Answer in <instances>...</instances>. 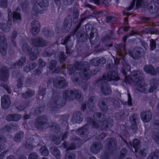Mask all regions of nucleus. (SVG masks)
<instances>
[{
	"label": "nucleus",
	"instance_id": "30",
	"mask_svg": "<svg viewBox=\"0 0 159 159\" xmlns=\"http://www.w3.org/2000/svg\"><path fill=\"white\" fill-rule=\"evenodd\" d=\"M35 94V92L31 89H28V91L22 93V97L25 99H27L32 97Z\"/></svg>",
	"mask_w": 159,
	"mask_h": 159
},
{
	"label": "nucleus",
	"instance_id": "23",
	"mask_svg": "<svg viewBox=\"0 0 159 159\" xmlns=\"http://www.w3.org/2000/svg\"><path fill=\"white\" fill-rule=\"evenodd\" d=\"M100 88L102 93L105 96L109 95L111 93V90L110 87L107 85L105 86L104 83L101 85Z\"/></svg>",
	"mask_w": 159,
	"mask_h": 159
},
{
	"label": "nucleus",
	"instance_id": "35",
	"mask_svg": "<svg viewBox=\"0 0 159 159\" xmlns=\"http://www.w3.org/2000/svg\"><path fill=\"white\" fill-rule=\"evenodd\" d=\"M159 158V151L156 150L152 152L148 156L147 159H157Z\"/></svg>",
	"mask_w": 159,
	"mask_h": 159
},
{
	"label": "nucleus",
	"instance_id": "29",
	"mask_svg": "<svg viewBox=\"0 0 159 159\" xmlns=\"http://www.w3.org/2000/svg\"><path fill=\"white\" fill-rule=\"evenodd\" d=\"M129 144L131 146H133V148L135 149V152L136 153L137 152L139 148H140L141 142L138 139H135L133 143L130 141Z\"/></svg>",
	"mask_w": 159,
	"mask_h": 159
},
{
	"label": "nucleus",
	"instance_id": "31",
	"mask_svg": "<svg viewBox=\"0 0 159 159\" xmlns=\"http://www.w3.org/2000/svg\"><path fill=\"white\" fill-rule=\"evenodd\" d=\"M72 22L71 18H66L64 19L63 22V26L65 29L69 30L71 27Z\"/></svg>",
	"mask_w": 159,
	"mask_h": 159
},
{
	"label": "nucleus",
	"instance_id": "5",
	"mask_svg": "<svg viewBox=\"0 0 159 159\" xmlns=\"http://www.w3.org/2000/svg\"><path fill=\"white\" fill-rule=\"evenodd\" d=\"M62 95L63 99H68L71 98L70 99H78L81 96V94L78 90H73L67 89L63 91Z\"/></svg>",
	"mask_w": 159,
	"mask_h": 159
},
{
	"label": "nucleus",
	"instance_id": "46",
	"mask_svg": "<svg viewBox=\"0 0 159 159\" xmlns=\"http://www.w3.org/2000/svg\"><path fill=\"white\" fill-rule=\"evenodd\" d=\"M29 5V2L27 0H25L21 3V7L23 11H27Z\"/></svg>",
	"mask_w": 159,
	"mask_h": 159
},
{
	"label": "nucleus",
	"instance_id": "64",
	"mask_svg": "<svg viewBox=\"0 0 159 159\" xmlns=\"http://www.w3.org/2000/svg\"><path fill=\"white\" fill-rule=\"evenodd\" d=\"M28 159H40L39 156L35 152L30 154Z\"/></svg>",
	"mask_w": 159,
	"mask_h": 159
},
{
	"label": "nucleus",
	"instance_id": "45",
	"mask_svg": "<svg viewBox=\"0 0 159 159\" xmlns=\"http://www.w3.org/2000/svg\"><path fill=\"white\" fill-rule=\"evenodd\" d=\"M152 138L157 143L159 144V133L157 132H153L152 135Z\"/></svg>",
	"mask_w": 159,
	"mask_h": 159
},
{
	"label": "nucleus",
	"instance_id": "63",
	"mask_svg": "<svg viewBox=\"0 0 159 159\" xmlns=\"http://www.w3.org/2000/svg\"><path fill=\"white\" fill-rule=\"evenodd\" d=\"M150 50L153 51L156 48V43L155 41L153 39H152L150 42Z\"/></svg>",
	"mask_w": 159,
	"mask_h": 159
},
{
	"label": "nucleus",
	"instance_id": "36",
	"mask_svg": "<svg viewBox=\"0 0 159 159\" xmlns=\"http://www.w3.org/2000/svg\"><path fill=\"white\" fill-rule=\"evenodd\" d=\"M24 133L23 132L19 131L15 135L14 138V140L15 141L20 142L21 139L24 137Z\"/></svg>",
	"mask_w": 159,
	"mask_h": 159
},
{
	"label": "nucleus",
	"instance_id": "54",
	"mask_svg": "<svg viewBox=\"0 0 159 159\" xmlns=\"http://www.w3.org/2000/svg\"><path fill=\"white\" fill-rule=\"evenodd\" d=\"M1 147L4 149L6 148L7 143L6 139L3 136H1Z\"/></svg>",
	"mask_w": 159,
	"mask_h": 159
},
{
	"label": "nucleus",
	"instance_id": "61",
	"mask_svg": "<svg viewBox=\"0 0 159 159\" xmlns=\"http://www.w3.org/2000/svg\"><path fill=\"white\" fill-rule=\"evenodd\" d=\"M70 36L67 35L62 41H63V42H61V44L65 46L67 45L68 43L70 41Z\"/></svg>",
	"mask_w": 159,
	"mask_h": 159
},
{
	"label": "nucleus",
	"instance_id": "9",
	"mask_svg": "<svg viewBox=\"0 0 159 159\" xmlns=\"http://www.w3.org/2000/svg\"><path fill=\"white\" fill-rule=\"evenodd\" d=\"M31 42L34 46L38 47H46L48 44L47 41L41 37L32 38L31 39Z\"/></svg>",
	"mask_w": 159,
	"mask_h": 159
},
{
	"label": "nucleus",
	"instance_id": "26",
	"mask_svg": "<svg viewBox=\"0 0 159 159\" xmlns=\"http://www.w3.org/2000/svg\"><path fill=\"white\" fill-rule=\"evenodd\" d=\"M49 151L51 153L55 156L57 159H59L61 158V153L58 148L55 146L51 147Z\"/></svg>",
	"mask_w": 159,
	"mask_h": 159
},
{
	"label": "nucleus",
	"instance_id": "57",
	"mask_svg": "<svg viewBox=\"0 0 159 159\" xmlns=\"http://www.w3.org/2000/svg\"><path fill=\"white\" fill-rule=\"evenodd\" d=\"M46 62L42 58H40L39 59L38 64L39 68H43L45 67L46 65Z\"/></svg>",
	"mask_w": 159,
	"mask_h": 159
},
{
	"label": "nucleus",
	"instance_id": "21",
	"mask_svg": "<svg viewBox=\"0 0 159 159\" xmlns=\"http://www.w3.org/2000/svg\"><path fill=\"white\" fill-rule=\"evenodd\" d=\"M100 128L102 130H105L109 127H111L113 125V120L109 118L107 120H103L100 123Z\"/></svg>",
	"mask_w": 159,
	"mask_h": 159
},
{
	"label": "nucleus",
	"instance_id": "34",
	"mask_svg": "<svg viewBox=\"0 0 159 159\" xmlns=\"http://www.w3.org/2000/svg\"><path fill=\"white\" fill-rule=\"evenodd\" d=\"M58 57L59 62L61 64H63L67 58L66 55L65 54L64 52L62 51L59 52Z\"/></svg>",
	"mask_w": 159,
	"mask_h": 159
},
{
	"label": "nucleus",
	"instance_id": "42",
	"mask_svg": "<svg viewBox=\"0 0 159 159\" xmlns=\"http://www.w3.org/2000/svg\"><path fill=\"white\" fill-rule=\"evenodd\" d=\"M144 30L146 33H150L152 34H157L158 32V30L154 28H147L144 29Z\"/></svg>",
	"mask_w": 159,
	"mask_h": 159
},
{
	"label": "nucleus",
	"instance_id": "55",
	"mask_svg": "<svg viewBox=\"0 0 159 159\" xmlns=\"http://www.w3.org/2000/svg\"><path fill=\"white\" fill-rule=\"evenodd\" d=\"M126 44L122 43L116 44L115 48L117 50H120L121 49L124 50L126 49Z\"/></svg>",
	"mask_w": 159,
	"mask_h": 159
},
{
	"label": "nucleus",
	"instance_id": "6",
	"mask_svg": "<svg viewBox=\"0 0 159 159\" xmlns=\"http://www.w3.org/2000/svg\"><path fill=\"white\" fill-rule=\"evenodd\" d=\"M77 31L74 29L71 31L70 33L68 35L74 37L76 34V38L77 40L80 43L84 42L86 41L89 38V35L84 32L79 31L77 33Z\"/></svg>",
	"mask_w": 159,
	"mask_h": 159
},
{
	"label": "nucleus",
	"instance_id": "50",
	"mask_svg": "<svg viewBox=\"0 0 159 159\" xmlns=\"http://www.w3.org/2000/svg\"><path fill=\"white\" fill-rule=\"evenodd\" d=\"M26 60V58L25 57H21L19 60L16 62L17 66H22L25 62Z\"/></svg>",
	"mask_w": 159,
	"mask_h": 159
},
{
	"label": "nucleus",
	"instance_id": "14",
	"mask_svg": "<svg viewBox=\"0 0 159 159\" xmlns=\"http://www.w3.org/2000/svg\"><path fill=\"white\" fill-rule=\"evenodd\" d=\"M102 148V145L100 142H94L90 147V152L94 154L98 153Z\"/></svg>",
	"mask_w": 159,
	"mask_h": 159
},
{
	"label": "nucleus",
	"instance_id": "52",
	"mask_svg": "<svg viewBox=\"0 0 159 159\" xmlns=\"http://www.w3.org/2000/svg\"><path fill=\"white\" fill-rule=\"evenodd\" d=\"M30 59L31 61H34L37 59L38 57L37 54L35 53L34 52L31 50V52H29Z\"/></svg>",
	"mask_w": 159,
	"mask_h": 159
},
{
	"label": "nucleus",
	"instance_id": "10",
	"mask_svg": "<svg viewBox=\"0 0 159 159\" xmlns=\"http://www.w3.org/2000/svg\"><path fill=\"white\" fill-rule=\"evenodd\" d=\"M89 127V124H86L83 127L79 128L76 131V134L82 138H86L89 134L88 129Z\"/></svg>",
	"mask_w": 159,
	"mask_h": 159
},
{
	"label": "nucleus",
	"instance_id": "3",
	"mask_svg": "<svg viewBox=\"0 0 159 159\" xmlns=\"http://www.w3.org/2000/svg\"><path fill=\"white\" fill-rule=\"evenodd\" d=\"M120 79L118 72L115 70H109L107 72L103 74L102 77L98 79V81L106 80L108 82L118 81Z\"/></svg>",
	"mask_w": 159,
	"mask_h": 159
},
{
	"label": "nucleus",
	"instance_id": "59",
	"mask_svg": "<svg viewBox=\"0 0 159 159\" xmlns=\"http://www.w3.org/2000/svg\"><path fill=\"white\" fill-rule=\"evenodd\" d=\"M148 151L144 148H141L139 149V154L142 157H144L146 156L147 154Z\"/></svg>",
	"mask_w": 159,
	"mask_h": 159
},
{
	"label": "nucleus",
	"instance_id": "43",
	"mask_svg": "<svg viewBox=\"0 0 159 159\" xmlns=\"http://www.w3.org/2000/svg\"><path fill=\"white\" fill-rule=\"evenodd\" d=\"M11 102L10 100H4L1 103L2 108L4 109L8 108L9 107Z\"/></svg>",
	"mask_w": 159,
	"mask_h": 159
},
{
	"label": "nucleus",
	"instance_id": "56",
	"mask_svg": "<svg viewBox=\"0 0 159 159\" xmlns=\"http://www.w3.org/2000/svg\"><path fill=\"white\" fill-rule=\"evenodd\" d=\"M93 100H88V106L90 111H93L94 110V104L93 102Z\"/></svg>",
	"mask_w": 159,
	"mask_h": 159
},
{
	"label": "nucleus",
	"instance_id": "17",
	"mask_svg": "<svg viewBox=\"0 0 159 159\" xmlns=\"http://www.w3.org/2000/svg\"><path fill=\"white\" fill-rule=\"evenodd\" d=\"M83 116L81 112L79 111H75L73 113L72 120L74 123H80L83 120Z\"/></svg>",
	"mask_w": 159,
	"mask_h": 159
},
{
	"label": "nucleus",
	"instance_id": "38",
	"mask_svg": "<svg viewBox=\"0 0 159 159\" xmlns=\"http://www.w3.org/2000/svg\"><path fill=\"white\" fill-rule=\"evenodd\" d=\"M11 24L9 25L8 24L1 23V30L5 32H8L10 28Z\"/></svg>",
	"mask_w": 159,
	"mask_h": 159
},
{
	"label": "nucleus",
	"instance_id": "24",
	"mask_svg": "<svg viewBox=\"0 0 159 159\" xmlns=\"http://www.w3.org/2000/svg\"><path fill=\"white\" fill-rule=\"evenodd\" d=\"M142 52L139 50H134L133 52L131 51L129 52V55L134 60L139 59L142 56Z\"/></svg>",
	"mask_w": 159,
	"mask_h": 159
},
{
	"label": "nucleus",
	"instance_id": "37",
	"mask_svg": "<svg viewBox=\"0 0 159 159\" xmlns=\"http://www.w3.org/2000/svg\"><path fill=\"white\" fill-rule=\"evenodd\" d=\"M98 106L102 111H106L108 110V106L106 104L103 100H99Z\"/></svg>",
	"mask_w": 159,
	"mask_h": 159
},
{
	"label": "nucleus",
	"instance_id": "18",
	"mask_svg": "<svg viewBox=\"0 0 159 159\" xmlns=\"http://www.w3.org/2000/svg\"><path fill=\"white\" fill-rule=\"evenodd\" d=\"M150 86L148 89V92L153 93L156 90L158 85L159 80L156 78H153L150 80Z\"/></svg>",
	"mask_w": 159,
	"mask_h": 159
},
{
	"label": "nucleus",
	"instance_id": "40",
	"mask_svg": "<svg viewBox=\"0 0 159 159\" xmlns=\"http://www.w3.org/2000/svg\"><path fill=\"white\" fill-rule=\"evenodd\" d=\"M54 51L51 50L50 48H48L46 51H45L43 53V56L46 57H50L52 56L54 53Z\"/></svg>",
	"mask_w": 159,
	"mask_h": 159
},
{
	"label": "nucleus",
	"instance_id": "4",
	"mask_svg": "<svg viewBox=\"0 0 159 159\" xmlns=\"http://www.w3.org/2000/svg\"><path fill=\"white\" fill-rule=\"evenodd\" d=\"M93 117L97 121L93 120L92 118L89 117L86 118V120L87 122L92 124L93 128H98L99 127V123L104 120V116L102 115L101 113L96 112L94 114Z\"/></svg>",
	"mask_w": 159,
	"mask_h": 159
},
{
	"label": "nucleus",
	"instance_id": "27",
	"mask_svg": "<svg viewBox=\"0 0 159 159\" xmlns=\"http://www.w3.org/2000/svg\"><path fill=\"white\" fill-rule=\"evenodd\" d=\"M137 118V116L135 114H133L129 117V121L133 125L132 129L134 131H136L137 128L136 122Z\"/></svg>",
	"mask_w": 159,
	"mask_h": 159
},
{
	"label": "nucleus",
	"instance_id": "11",
	"mask_svg": "<svg viewBox=\"0 0 159 159\" xmlns=\"http://www.w3.org/2000/svg\"><path fill=\"white\" fill-rule=\"evenodd\" d=\"M31 28L30 30V31L33 35L38 34L41 25L39 21L36 20H33L31 23Z\"/></svg>",
	"mask_w": 159,
	"mask_h": 159
},
{
	"label": "nucleus",
	"instance_id": "16",
	"mask_svg": "<svg viewBox=\"0 0 159 159\" xmlns=\"http://www.w3.org/2000/svg\"><path fill=\"white\" fill-rule=\"evenodd\" d=\"M144 72L152 76H155L157 75L156 69L151 64L145 65L143 67Z\"/></svg>",
	"mask_w": 159,
	"mask_h": 159
},
{
	"label": "nucleus",
	"instance_id": "53",
	"mask_svg": "<svg viewBox=\"0 0 159 159\" xmlns=\"http://www.w3.org/2000/svg\"><path fill=\"white\" fill-rule=\"evenodd\" d=\"M76 156L73 152H67L65 157V159H75Z\"/></svg>",
	"mask_w": 159,
	"mask_h": 159
},
{
	"label": "nucleus",
	"instance_id": "32",
	"mask_svg": "<svg viewBox=\"0 0 159 159\" xmlns=\"http://www.w3.org/2000/svg\"><path fill=\"white\" fill-rule=\"evenodd\" d=\"M134 1L136 3V7L137 9L146 6L147 4V1L144 0H134Z\"/></svg>",
	"mask_w": 159,
	"mask_h": 159
},
{
	"label": "nucleus",
	"instance_id": "28",
	"mask_svg": "<svg viewBox=\"0 0 159 159\" xmlns=\"http://www.w3.org/2000/svg\"><path fill=\"white\" fill-rule=\"evenodd\" d=\"M21 118L20 115L18 114L8 115L6 117V119L8 121H17Z\"/></svg>",
	"mask_w": 159,
	"mask_h": 159
},
{
	"label": "nucleus",
	"instance_id": "1",
	"mask_svg": "<svg viewBox=\"0 0 159 159\" xmlns=\"http://www.w3.org/2000/svg\"><path fill=\"white\" fill-rule=\"evenodd\" d=\"M106 146L108 148V152L105 151L102 154V159H109L110 155L115 152L117 150V142L114 138H109L105 141Z\"/></svg>",
	"mask_w": 159,
	"mask_h": 159
},
{
	"label": "nucleus",
	"instance_id": "33",
	"mask_svg": "<svg viewBox=\"0 0 159 159\" xmlns=\"http://www.w3.org/2000/svg\"><path fill=\"white\" fill-rule=\"evenodd\" d=\"M90 47L89 46L86 45L84 48L82 50V52L85 57H88L91 54V53L90 52Z\"/></svg>",
	"mask_w": 159,
	"mask_h": 159
},
{
	"label": "nucleus",
	"instance_id": "13",
	"mask_svg": "<svg viewBox=\"0 0 159 159\" xmlns=\"http://www.w3.org/2000/svg\"><path fill=\"white\" fill-rule=\"evenodd\" d=\"M8 21H11L12 16L14 22H16L19 20H21V15L19 12H18L17 11H13L12 13H11V10L10 9H8Z\"/></svg>",
	"mask_w": 159,
	"mask_h": 159
},
{
	"label": "nucleus",
	"instance_id": "12",
	"mask_svg": "<svg viewBox=\"0 0 159 159\" xmlns=\"http://www.w3.org/2000/svg\"><path fill=\"white\" fill-rule=\"evenodd\" d=\"M7 39L4 36L1 35V54L5 56L7 52Z\"/></svg>",
	"mask_w": 159,
	"mask_h": 159
},
{
	"label": "nucleus",
	"instance_id": "62",
	"mask_svg": "<svg viewBox=\"0 0 159 159\" xmlns=\"http://www.w3.org/2000/svg\"><path fill=\"white\" fill-rule=\"evenodd\" d=\"M79 15V12L78 10L76 8H74L73 10V18L75 20H77Z\"/></svg>",
	"mask_w": 159,
	"mask_h": 159
},
{
	"label": "nucleus",
	"instance_id": "41",
	"mask_svg": "<svg viewBox=\"0 0 159 159\" xmlns=\"http://www.w3.org/2000/svg\"><path fill=\"white\" fill-rule=\"evenodd\" d=\"M39 151L41 154L43 156H46L49 154L48 150L45 146H43L41 147Z\"/></svg>",
	"mask_w": 159,
	"mask_h": 159
},
{
	"label": "nucleus",
	"instance_id": "20",
	"mask_svg": "<svg viewBox=\"0 0 159 159\" xmlns=\"http://www.w3.org/2000/svg\"><path fill=\"white\" fill-rule=\"evenodd\" d=\"M141 120L144 122H148L150 121L152 118V115L150 111L143 112L141 114Z\"/></svg>",
	"mask_w": 159,
	"mask_h": 159
},
{
	"label": "nucleus",
	"instance_id": "7",
	"mask_svg": "<svg viewBox=\"0 0 159 159\" xmlns=\"http://www.w3.org/2000/svg\"><path fill=\"white\" fill-rule=\"evenodd\" d=\"M53 83L56 88L59 89H64L68 85L64 77L61 76L55 77L53 80Z\"/></svg>",
	"mask_w": 159,
	"mask_h": 159
},
{
	"label": "nucleus",
	"instance_id": "48",
	"mask_svg": "<svg viewBox=\"0 0 159 159\" xmlns=\"http://www.w3.org/2000/svg\"><path fill=\"white\" fill-rule=\"evenodd\" d=\"M45 35L48 38L51 37L53 35V31L50 29H46L44 31Z\"/></svg>",
	"mask_w": 159,
	"mask_h": 159
},
{
	"label": "nucleus",
	"instance_id": "39",
	"mask_svg": "<svg viewBox=\"0 0 159 159\" xmlns=\"http://www.w3.org/2000/svg\"><path fill=\"white\" fill-rule=\"evenodd\" d=\"M22 50L23 52H27L28 53L30 52H31L32 49L28 43H25L22 46Z\"/></svg>",
	"mask_w": 159,
	"mask_h": 159
},
{
	"label": "nucleus",
	"instance_id": "44",
	"mask_svg": "<svg viewBox=\"0 0 159 159\" xmlns=\"http://www.w3.org/2000/svg\"><path fill=\"white\" fill-rule=\"evenodd\" d=\"M67 69L68 72L70 75H72L75 71L73 65L68 64L67 65Z\"/></svg>",
	"mask_w": 159,
	"mask_h": 159
},
{
	"label": "nucleus",
	"instance_id": "49",
	"mask_svg": "<svg viewBox=\"0 0 159 159\" xmlns=\"http://www.w3.org/2000/svg\"><path fill=\"white\" fill-rule=\"evenodd\" d=\"M89 62L91 65L93 66H99L98 57L92 59L90 60Z\"/></svg>",
	"mask_w": 159,
	"mask_h": 159
},
{
	"label": "nucleus",
	"instance_id": "25",
	"mask_svg": "<svg viewBox=\"0 0 159 159\" xmlns=\"http://www.w3.org/2000/svg\"><path fill=\"white\" fill-rule=\"evenodd\" d=\"M73 140L75 141V143H73L70 144L68 147H67L68 145V143L65 141L63 144L64 148H67L66 150H74L76 148L75 143H77V141H79V139H77V137H75L73 138Z\"/></svg>",
	"mask_w": 159,
	"mask_h": 159
},
{
	"label": "nucleus",
	"instance_id": "8",
	"mask_svg": "<svg viewBox=\"0 0 159 159\" xmlns=\"http://www.w3.org/2000/svg\"><path fill=\"white\" fill-rule=\"evenodd\" d=\"M51 104L48 107L49 110L55 112L57 111V109L64 106L66 104V100H53Z\"/></svg>",
	"mask_w": 159,
	"mask_h": 159
},
{
	"label": "nucleus",
	"instance_id": "60",
	"mask_svg": "<svg viewBox=\"0 0 159 159\" xmlns=\"http://www.w3.org/2000/svg\"><path fill=\"white\" fill-rule=\"evenodd\" d=\"M127 153V150L125 148H122L120 152V156L119 159H122V158L125 157Z\"/></svg>",
	"mask_w": 159,
	"mask_h": 159
},
{
	"label": "nucleus",
	"instance_id": "47",
	"mask_svg": "<svg viewBox=\"0 0 159 159\" xmlns=\"http://www.w3.org/2000/svg\"><path fill=\"white\" fill-rule=\"evenodd\" d=\"M57 65V61L56 60L52 59L50 63L49 69L50 70H53Z\"/></svg>",
	"mask_w": 159,
	"mask_h": 159
},
{
	"label": "nucleus",
	"instance_id": "19",
	"mask_svg": "<svg viewBox=\"0 0 159 159\" xmlns=\"http://www.w3.org/2000/svg\"><path fill=\"white\" fill-rule=\"evenodd\" d=\"M101 38V41L103 43H107L110 40L113 39L114 35V31L111 30H109Z\"/></svg>",
	"mask_w": 159,
	"mask_h": 159
},
{
	"label": "nucleus",
	"instance_id": "22",
	"mask_svg": "<svg viewBox=\"0 0 159 159\" xmlns=\"http://www.w3.org/2000/svg\"><path fill=\"white\" fill-rule=\"evenodd\" d=\"M94 37V33L93 31L91 30L90 33V36L89 38L90 42L92 45H95V46H94L95 48H97L100 46V43H99V39H98L95 38V40L93 41L92 39H93Z\"/></svg>",
	"mask_w": 159,
	"mask_h": 159
},
{
	"label": "nucleus",
	"instance_id": "2",
	"mask_svg": "<svg viewBox=\"0 0 159 159\" xmlns=\"http://www.w3.org/2000/svg\"><path fill=\"white\" fill-rule=\"evenodd\" d=\"M34 125L37 129L43 130L50 127V125L47 117L43 116H39L35 119Z\"/></svg>",
	"mask_w": 159,
	"mask_h": 159
},
{
	"label": "nucleus",
	"instance_id": "15",
	"mask_svg": "<svg viewBox=\"0 0 159 159\" xmlns=\"http://www.w3.org/2000/svg\"><path fill=\"white\" fill-rule=\"evenodd\" d=\"M9 76L8 68L4 66L1 68V81L4 82L8 80Z\"/></svg>",
	"mask_w": 159,
	"mask_h": 159
},
{
	"label": "nucleus",
	"instance_id": "58",
	"mask_svg": "<svg viewBox=\"0 0 159 159\" xmlns=\"http://www.w3.org/2000/svg\"><path fill=\"white\" fill-rule=\"evenodd\" d=\"M132 8L130 6H129L126 8H125V11L122 12V14L123 16H129L132 15L131 13L129 12H127L126 11H129L131 10Z\"/></svg>",
	"mask_w": 159,
	"mask_h": 159
},
{
	"label": "nucleus",
	"instance_id": "51",
	"mask_svg": "<svg viewBox=\"0 0 159 159\" xmlns=\"http://www.w3.org/2000/svg\"><path fill=\"white\" fill-rule=\"evenodd\" d=\"M39 12V9L37 6L34 5L32 10L31 11V13L33 16H37Z\"/></svg>",
	"mask_w": 159,
	"mask_h": 159
}]
</instances>
